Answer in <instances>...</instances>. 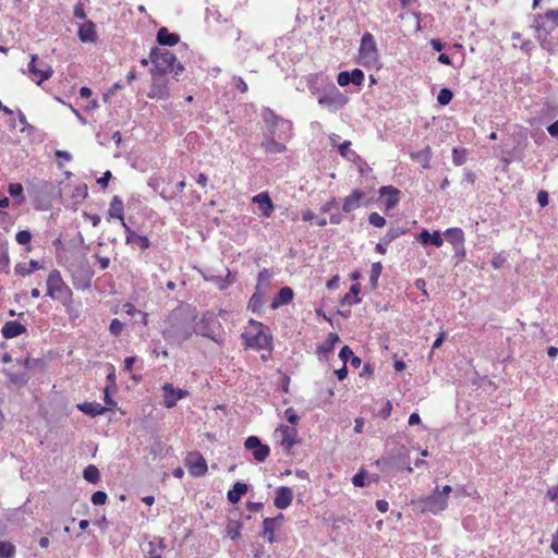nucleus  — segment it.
<instances>
[{
	"mask_svg": "<svg viewBox=\"0 0 558 558\" xmlns=\"http://www.w3.org/2000/svg\"><path fill=\"white\" fill-rule=\"evenodd\" d=\"M123 229L125 232V241L128 244H134L140 246L142 250H146L150 246V242L146 235L137 234L133 231L126 222H123Z\"/></svg>",
	"mask_w": 558,
	"mask_h": 558,
	"instance_id": "a211bd4d",
	"label": "nucleus"
},
{
	"mask_svg": "<svg viewBox=\"0 0 558 558\" xmlns=\"http://www.w3.org/2000/svg\"><path fill=\"white\" fill-rule=\"evenodd\" d=\"M275 136L276 135H271L269 138L262 143V147L265 149L266 153L279 154L283 153L287 149L284 144L275 140Z\"/></svg>",
	"mask_w": 558,
	"mask_h": 558,
	"instance_id": "7c9ffc66",
	"label": "nucleus"
},
{
	"mask_svg": "<svg viewBox=\"0 0 558 558\" xmlns=\"http://www.w3.org/2000/svg\"><path fill=\"white\" fill-rule=\"evenodd\" d=\"M15 547L9 542H0V558H13Z\"/></svg>",
	"mask_w": 558,
	"mask_h": 558,
	"instance_id": "79ce46f5",
	"label": "nucleus"
},
{
	"mask_svg": "<svg viewBox=\"0 0 558 558\" xmlns=\"http://www.w3.org/2000/svg\"><path fill=\"white\" fill-rule=\"evenodd\" d=\"M184 463L189 473L194 477L203 476L208 471L207 462L198 451L189 452Z\"/></svg>",
	"mask_w": 558,
	"mask_h": 558,
	"instance_id": "9b49d317",
	"label": "nucleus"
},
{
	"mask_svg": "<svg viewBox=\"0 0 558 558\" xmlns=\"http://www.w3.org/2000/svg\"><path fill=\"white\" fill-rule=\"evenodd\" d=\"M272 278V271L264 268L259 271L257 277V284L255 290L267 294Z\"/></svg>",
	"mask_w": 558,
	"mask_h": 558,
	"instance_id": "cd10ccee",
	"label": "nucleus"
},
{
	"mask_svg": "<svg viewBox=\"0 0 558 558\" xmlns=\"http://www.w3.org/2000/svg\"><path fill=\"white\" fill-rule=\"evenodd\" d=\"M123 310H124V312H125L129 316H132V317H134V316H136V315H140V313H141V311H140V310H137V308H136L133 304H131V303H125V304L123 305Z\"/></svg>",
	"mask_w": 558,
	"mask_h": 558,
	"instance_id": "052dcab7",
	"label": "nucleus"
},
{
	"mask_svg": "<svg viewBox=\"0 0 558 558\" xmlns=\"http://www.w3.org/2000/svg\"><path fill=\"white\" fill-rule=\"evenodd\" d=\"M9 194L13 197V198H16V202L17 204H22L23 201H24V197H23V186L21 183H11L9 185Z\"/></svg>",
	"mask_w": 558,
	"mask_h": 558,
	"instance_id": "ea45409f",
	"label": "nucleus"
},
{
	"mask_svg": "<svg viewBox=\"0 0 558 558\" xmlns=\"http://www.w3.org/2000/svg\"><path fill=\"white\" fill-rule=\"evenodd\" d=\"M367 476V472L364 470H361L359 473H356L353 478L352 483L356 487H364L366 486L365 478Z\"/></svg>",
	"mask_w": 558,
	"mask_h": 558,
	"instance_id": "3c124183",
	"label": "nucleus"
},
{
	"mask_svg": "<svg viewBox=\"0 0 558 558\" xmlns=\"http://www.w3.org/2000/svg\"><path fill=\"white\" fill-rule=\"evenodd\" d=\"M359 293H360V286L359 284H353L350 288V292L344 295L343 302L348 303L350 305L359 303L360 302V299L357 298Z\"/></svg>",
	"mask_w": 558,
	"mask_h": 558,
	"instance_id": "a19ab883",
	"label": "nucleus"
},
{
	"mask_svg": "<svg viewBox=\"0 0 558 558\" xmlns=\"http://www.w3.org/2000/svg\"><path fill=\"white\" fill-rule=\"evenodd\" d=\"M274 436L283 449L289 452L298 444V430L293 426L280 425L275 429Z\"/></svg>",
	"mask_w": 558,
	"mask_h": 558,
	"instance_id": "9d476101",
	"label": "nucleus"
},
{
	"mask_svg": "<svg viewBox=\"0 0 558 558\" xmlns=\"http://www.w3.org/2000/svg\"><path fill=\"white\" fill-rule=\"evenodd\" d=\"M412 160L418 162L424 169H428L429 161L432 158V149L429 146H426L424 149L414 151L410 154Z\"/></svg>",
	"mask_w": 558,
	"mask_h": 558,
	"instance_id": "c85d7f7f",
	"label": "nucleus"
},
{
	"mask_svg": "<svg viewBox=\"0 0 558 558\" xmlns=\"http://www.w3.org/2000/svg\"><path fill=\"white\" fill-rule=\"evenodd\" d=\"M368 221L371 225L377 228H383L386 225V219L378 213H372L368 217Z\"/></svg>",
	"mask_w": 558,
	"mask_h": 558,
	"instance_id": "de8ad7c7",
	"label": "nucleus"
},
{
	"mask_svg": "<svg viewBox=\"0 0 558 558\" xmlns=\"http://www.w3.org/2000/svg\"><path fill=\"white\" fill-rule=\"evenodd\" d=\"M247 492V485L241 482H236L232 489L228 492V500L231 504H236L241 497L246 494Z\"/></svg>",
	"mask_w": 558,
	"mask_h": 558,
	"instance_id": "2f4dec72",
	"label": "nucleus"
},
{
	"mask_svg": "<svg viewBox=\"0 0 558 558\" xmlns=\"http://www.w3.org/2000/svg\"><path fill=\"white\" fill-rule=\"evenodd\" d=\"M149 60L154 64L150 73L165 75L173 72L178 76L184 70L177 57L168 50L153 48L149 53Z\"/></svg>",
	"mask_w": 558,
	"mask_h": 558,
	"instance_id": "7ed1b4c3",
	"label": "nucleus"
},
{
	"mask_svg": "<svg viewBox=\"0 0 558 558\" xmlns=\"http://www.w3.org/2000/svg\"><path fill=\"white\" fill-rule=\"evenodd\" d=\"M7 375L10 377V380L14 384L25 383V375H19V374H12L10 372H7Z\"/></svg>",
	"mask_w": 558,
	"mask_h": 558,
	"instance_id": "69168bd1",
	"label": "nucleus"
},
{
	"mask_svg": "<svg viewBox=\"0 0 558 558\" xmlns=\"http://www.w3.org/2000/svg\"><path fill=\"white\" fill-rule=\"evenodd\" d=\"M265 295V293L255 290L254 294L250 300L248 307L253 312H258L263 306Z\"/></svg>",
	"mask_w": 558,
	"mask_h": 558,
	"instance_id": "4c0bfd02",
	"label": "nucleus"
},
{
	"mask_svg": "<svg viewBox=\"0 0 558 558\" xmlns=\"http://www.w3.org/2000/svg\"><path fill=\"white\" fill-rule=\"evenodd\" d=\"M78 410L90 416H97L106 412V408L98 402H84L77 405Z\"/></svg>",
	"mask_w": 558,
	"mask_h": 558,
	"instance_id": "c756f323",
	"label": "nucleus"
},
{
	"mask_svg": "<svg viewBox=\"0 0 558 558\" xmlns=\"http://www.w3.org/2000/svg\"><path fill=\"white\" fill-rule=\"evenodd\" d=\"M157 41L161 46L172 47L180 41V37L178 34L170 33L166 27H161L157 32Z\"/></svg>",
	"mask_w": 558,
	"mask_h": 558,
	"instance_id": "a878e982",
	"label": "nucleus"
},
{
	"mask_svg": "<svg viewBox=\"0 0 558 558\" xmlns=\"http://www.w3.org/2000/svg\"><path fill=\"white\" fill-rule=\"evenodd\" d=\"M241 338L245 347L254 350L268 349L271 344V336L268 332V328L254 319L248 320Z\"/></svg>",
	"mask_w": 558,
	"mask_h": 558,
	"instance_id": "20e7f679",
	"label": "nucleus"
},
{
	"mask_svg": "<svg viewBox=\"0 0 558 558\" xmlns=\"http://www.w3.org/2000/svg\"><path fill=\"white\" fill-rule=\"evenodd\" d=\"M40 268V265L37 260L32 259L28 265L20 264L15 267V272L25 277L29 276L33 271Z\"/></svg>",
	"mask_w": 558,
	"mask_h": 558,
	"instance_id": "c9c22d12",
	"label": "nucleus"
},
{
	"mask_svg": "<svg viewBox=\"0 0 558 558\" xmlns=\"http://www.w3.org/2000/svg\"><path fill=\"white\" fill-rule=\"evenodd\" d=\"M338 150H339V154L343 158H345V159H348L350 161L355 160V158L357 157L356 153L351 149V142L350 141H345L342 144H340L338 146Z\"/></svg>",
	"mask_w": 558,
	"mask_h": 558,
	"instance_id": "e433bc0d",
	"label": "nucleus"
},
{
	"mask_svg": "<svg viewBox=\"0 0 558 558\" xmlns=\"http://www.w3.org/2000/svg\"><path fill=\"white\" fill-rule=\"evenodd\" d=\"M276 136H278L280 140L290 138L292 132V123L280 118L279 122L276 124Z\"/></svg>",
	"mask_w": 558,
	"mask_h": 558,
	"instance_id": "473e14b6",
	"label": "nucleus"
},
{
	"mask_svg": "<svg viewBox=\"0 0 558 558\" xmlns=\"http://www.w3.org/2000/svg\"><path fill=\"white\" fill-rule=\"evenodd\" d=\"M339 341V336L335 332H330L326 341L317 348L318 353L327 354L332 352L335 344Z\"/></svg>",
	"mask_w": 558,
	"mask_h": 558,
	"instance_id": "f704fd0d",
	"label": "nucleus"
},
{
	"mask_svg": "<svg viewBox=\"0 0 558 558\" xmlns=\"http://www.w3.org/2000/svg\"><path fill=\"white\" fill-rule=\"evenodd\" d=\"M78 38L83 43H95L97 39L95 24L90 21L83 23L78 28Z\"/></svg>",
	"mask_w": 558,
	"mask_h": 558,
	"instance_id": "b1692460",
	"label": "nucleus"
},
{
	"mask_svg": "<svg viewBox=\"0 0 558 558\" xmlns=\"http://www.w3.org/2000/svg\"><path fill=\"white\" fill-rule=\"evenodd\" d=\"M293 296L294 292L290 287L281 288L272 300L271 308L276 310L282 305L289 304L293 300Z\"/></svg>",
	"mask_w": 558,
	"mask_h": 558,
	"instance_id": "5701e85b",
	"label": "nucleus"
},
{
	"mask_svg": "<svg viewBox=\"0 0 558 558\" xmlns=\"http://www.w3.org/2000/svg\"><path fill=\"white\" fill-rule=\"evenodd\" d=\"M348 102V97L344 96L335 85L326 90L318 97L319 106L327 108L329 111L335 112Z\"/></svg>",
	"mask_w": 558,
	"mask_h": 558,
	"instance_id": "1a4fd4ad",
	"label": "nucleus"
},
{
	"mask_svg": "<svg viewBox=\"0 0 558 558\" xmlns=\"http://www.w3.org/2000/svg\"><path fill=\"white\" fill-rule=\"evenodd\" d=\"M391 411H392V404L390 401H386L384 408L380 410V416L383 418H387L390 416L391 414Z\"/></svg>",
	"mask_w": 558,
	"mask_h": 558,
	"instance_id": "0e129e2a",
	"label": "nucleus"
},
{
	"mask_svg": "<svg viewBox=\"0 0 558 558\" xmlns=\"http://www.w3.org/2000/svg\"><path fill=\"white\" fill-rule=\"evenodd\" d=\"M166 324L162 336L170 343L181 344L195 332L192 320L179 313H172Z\"/></svg>",
	"mask_w": 558,
	"mask_h": 558,
	"instance_id": "f03ea898",
	"label": "nucleus"
},
{
	"mask_svg": "<svg viewBox=\"0 0 558 558\" xmlns=\"http://www.w3.org/2000/svg\"><path fill=\"white\" fill-rule=\"evenodd\" d=\"M284 417L292 425H296L299 423V421H300V417H299V415L296 414V412L294 411L293 408H288L284 411Z\"/></svg>",
	"mask_w": 558,
	"mask_h": 558,
	"instance_id": "5fc2aeb1",
	"label": "nucleus"
},
{
	"mask_svg": "<svg viewBox=\"0 0 558 558\" xmlns=\"http://www.w3.org/2000/svg\"><path fill=\"white\" fill-rule=\"evenodd\" d=\"M293 500V492L290 487L281 486L276 490L274 504L278 509H287Z\"/></svg>",
	"mask_w": 558,
	"mask_h": 558,
	"instance_id": "aec40b11",
	"label": "nucleus"
},
{
	"mask_svg": "<svg viewBox=\"0 0 558 558\" xmlns=\"http://www.w3.org/2000/svg\"><path fill=\"white\" fill-rule=\"evenodd\" d=\"M262 116H263L265 123L269 128L270 134L276 135L277 134L276 124L279 122L280 118L278 116H276L272 110H270L268 108L264 109Z\"/></svg>",
	"mask_w": 558,
	"mask_h": 558,
	"instance_id": "72a5a7b5",
	"label": "nucleus"
},
{
	"mask_svg": "<svg viewBox=\"0 0 558 558\" xmlns=\"http://www.w3.org/2000/svg\"><path fill=\"white\" fill-rule=\"evenodd\" d=\"M123 327H124L123 323L120 322L118 318H114L110 323L109 331L111 335L117 337L122 332Z\"/></svg>",
	"mask_w": 558,
	"mask_h": 558,
	"instance_id": "09e8293b",
	"label": "nucleus"
},
{
	"mask_svg": "<svg viewBox=\"0 0 558 558\" xmlns=\"http://www.w3.org/2000/svg\"><path fill=\"white\" fill-rule=\"evenodd\" d=\"M284 519L283 514H278L276 518H265L263 521V536L272 544L276 542L275 531L277 523L282 522Z\"/></svg>",
	"mask_w": 558,
	"mask_h": 558,
	"instance_id": "6ab92c4d",
	"label": "nucleus"
},
{
	"mask_svg": "<svg viewBox=\"0 0 558 558\" xmlns=\"http://www.w3.org/2000/svg\"><path fill=\"white\" fill-rule=\"evenodd\" d=\"M533 27L541 46L554 52L558 47V10H548L544 15H537Z\"/></svg>",
	"mask_w": 558,
	"mask_h": 558,
	"instance_id": "f257e3e1",
	"label": "nucleus"
},
{
	"mask_svg": "<svg viewBox=\"0 0 558 558\" xmlns=\"http://www.w3.org/2000/svg\"><path fill=\"white\" fill-rule=\"evenodd\" d=\"M466 161V150L453 148L452 150V162L456 166H461Z\"/></svg>",
	"mask_w": 558,
	"mask_h": 558,
	"instance_id": "a18cd8bd",
	"label": "nucleus"
},
{
	"mask_svg": "<svg viewBox=\"0 0 558 558\" xmlns=\"http://www.w3.org/2000/svg\"><path fill=\"white\" fill-rule=\"evenodd\" d=\"M452 97H453V94L450 89L441 88L438 93L437 101L439 105L446 106L451 101Z\"/></svg>",
	"mask_w": 558,
	"mask_h": 558,
	"instance_id": "c03bdc74",
	"label": "nucleus"
},
{
	"mask_svg": "<svg viewBox=\"0 0 558 558\" xmlns=\"http://www.w3.org/2000/svg\"><path fill=\"white\" fill-rule=\"evenodd\" d=\"M379 196L386 210H390L397 206L400 201V191L391 185L381 186Z\"/></svg>",
	"mask_w": 558,
	"mask_h": 558,
	"instance_id": "2eb2a0df",
	"label": "nucleus"
},
{
	"mask_svg": "<svg viewBox=\"0 0 558 558\" xmlns=\"http://www.w3.org/2000/svg\"><path fill=\"white\" fill-rule=\"evenodd\" d=\"M350 78H351V83H353L354 85H362L363 82H364V73L362 70L360 69H354L351 73H350Z\"/></svg>",
	"mask_w": 558,
	"mask_h": 558,
	"instance_id": "8fccbe9b",
	"label": "nucleus"
},
{
	"mask_svg": "<svg viewBox=\"0 0 558 558\" xmlns=\"http://www.w3.org/2000/svg\"><path fill=\"white\" fill-rule=\"evenodd\" d=\"M445 236L449 243L452 244L454 252L462 250V254L465 253L464 250V232L460 228H449L445 231Z\"/></svg>",
	"mask_w": 558,
	"mask_h": 558,
	"instance_id": "f3484780",
	"label": "nucleus"
},
{
	"mask_svg": "<svg viewBox=\"0 0 558 558\" xmlns=\"http://www.w3.org/2000/svg\"><path fill=\"white\" fill-rule=\"evenodd\" d=\"M10 258L8 248L3 245L0 246V272L7 271L9 268Z\"/></svg>",
	"mask_w": 558,
	"mask_h": 558,
	"instance_id": "49530a36",
	"label": "nucleus"
},
{
	"mask_svg": "<svg viewBox=\"0 0 558 558\" xmlns=\"http://www.w3.org/2000/svg\"><path fill=\"white\" fill-rule=\"evenodd\" d=\"M151 88L148 94L150 98L167 99L170 95L168 81L162 74L151 73Z\"/></svg>",
	"mask_w": 558,
	"mask_h": 558,
	"instance_id": "4468645a",
	"label": "nucleus"
},
{
	"mask_svg": "<svg viewBox=\"0 0 558 558\" xmlns=\"http://www.w3.org/2000/svg\"><path fill=\"white\" fill-rule=\"evenodd\" d=\"M163 405L168 409L173 408L179 400L189 396V391L180 388H174L172 384H165L161 387Z\"/></svg>",
	"mask_w": 558,
	"mask_h": 558,
	"instance_id": "ddd939ff",
	"label": "nucleus"
},
{
	"mask_svg": "<svg viewBox=\"0 0 558 558\" xmlns=\"http://www.w3.org/2000/svg\"><path fill=\"white\" fill-rule=\"evenodd\" d=\"M83 476L87 482L95 484L99 481L100 477L99 470L97 466L90 464L84 469Z\"/></svg>",
	"mask_w": 558,
	"mask_h": 558,
	"instance_id": "58836bf2",
	"label": "nucleus"
},
{
	"mask_svg": "<svg viewBox=\"0 0 558 558\" xmlns=\"http://www.w3.org/2000/svg\"><path fill=\"white\" fill-rule=\"evenodd\" d=\"M452 492V487L450 485H445L442 488L436 486L433 494L425 498H420L417 500L412 501L417 505V507L423 512H430L433 514H438L448 507V497Z\"/></svg>",
	"mask_w": 558,
	"mask_h": 558,
	"instance_id": "39448f33",
	"label": "nucleus"
},
{
	"mask_svg": "<svg viewBox=\"0 0 558 558\" xmlns=\"http://www.w3.org/2000/svg\"><path fill=\"white\" fill-rule=\"evenodd\" d=\"M15 239L19 244L25 245L31 242L32 234L27 230H22L16 233Z\"/></svg>",
	"mask_w": 558,
	"mask_h": 558,
	"instance_id": "603ef678",
	"label": "nucleus"
},
{
	"mask_svg": "<svg viewBox=\"0 0 558 558\" xmlns=\"http://www.w3.org/2000/svg\"><path fill=\"white\" fill-rule=\"evenodd\" d=\"M337 82L340 86H347L351 83L350 72L342 71L338 74Z\"/></svg>",
	"mask_w": 558,
	"mask_h": 558,
	"instance_id": "13d9d810",
	"label": "nucleus"
},
{
	"mask_svg": "<svg viewBox=\"0 0 558 558\" xmlns=\"http://www.w3.org/2000/svg\"><path fill=\"white\" fill-rule=\"evenodd\" d=\"M252 202L258 205L260 216L268 218L272 215L275 205L267 192H262L253 196Z\"/></svg>",
	"mask_w": 558,
	"mask_h": 558,
	"instance_id": "dca6fc26",
	"label": "nucleus"
},
{
	"mask_svg": "<svg viewBox=\"0 0 558 558\" xmlns=\"http://www.w3.org/2000/svg\"><path fill=\"white\" fill-rule=\"evenodd\" d=\"M550 548L555 554L558 555V525H557V530H556L555 534L553 535Z\"/></svg>",
	"mask_w": 558,
	"mask_h": 558,
	"instance_id": "774afa93",
	"label": "nucleus"
},
{
	"mask_svg": "<svg viewBox=\"0 0 558 558\" xmlns=\"http://www.w3.org/2000/svg\"><path fill=\"white\" fill-rule=\"evenodd\" d=\"M107 501V494L101 490H97L92 495V502L95 506H101L105 505Z\"/></svg>",
	"mask_w": 558,
	"mask_h": 558,
	"instance_id": "864d4df0",
	"label": "nucleus"
},
{
	"mask_svg": "<svg viewBox=\"0 0 558 558\" xmlns=\"http://www.w3.org/2000/svg\"><path fill=\"white\" fill-rule=\"evenodd\" d=\"M383 271V265L380 262L373 263L371 268L369 281L373 286L377 284L378 278Z\"/></svg>",
	"mask_w": 558,
	"mask_h": 558,
	"instance_id": "37998d69",
	"label": "nucleus"
},
{
	"mask_svg": "<svg viewBox=\"0 0 558 558\" xmlns=\"http://www.w3.org/2000/svg\"><path fill=\"white\" fill-rule=\"evenodd\" d=\"M351 355H353V351L348 347L344 345L339 353V357L343 361L344 364L351 359Z\"/></svg>",
	"mask_w": 558,
	"mask_h": 558,
	"instance_id": "bf43d9fd",
	"label": "nucleus"
},
{
	"mask_svg": "<svg viewBox=\"0 0 558 558\" xmlns=\"http://www.w3.org/2000/svg\"><path fill=\"white\" fill-rule=\"evenodd\" d=\"M379 62V52L374 36L365 33L361 38L359 48V63L366 68L376 66Z\"/></svg>",
	"mask_w": 558,
	"mask_h": 558,
	"instance_id": "0eeeda50",
	"label": "nucleus"
},
{
	"mask_svg": "<svg viewBox=\"0 0 558 558\" xmlns=\"http://www.w3.org/2000/svg\"><path fill=\"white\" fill-rule=\"evenodd\" d=\"M46 295L68 306L72 303L73 292L64 282L59 270H52L48 275Z\"/></svg>",
	"mask_w": 558,
	"mask_h": 558,
	"instance_id": "423d86ee",
	"label": "nucleus"
},
{
	"mask_svg": "<svg viewBox=\"0 0 558 558\" xmlns=\"http://www.w3.org/2000/svg\"><path fill=\"white\" fill-rule=\"evenodd\" d=\"M1 332L5 339H12L26 332V327L16 320H10L2 326Z\"/></svg>",
	"mask_w": 558,
	"mask_h": 558,
	"instance_id": "4be33fe9",
	"label": "nucleus"
},
{
	"mask_svg": "<svg viewBox=\"0 0 558 558\" xmlns=\"http://www.w3.org/2000/svg\"><path fill=\"white\" fill-rule=\"evenodd\" d=\"M546 497L551 501L558 500V485L549 487L546 492Z\"/></svg>",
	"mask_w": 558,
	"mask_h": 558,
	"instance_id": "680f3d73",
	"label": "nucleus"
},
{
	"mask_svg": "<svg viewBox=\"0 0 558 558\" xmlns=\"http://www.w3.org/2000/svg\"><path fill=\"white\" fill-rule=\"evenodd\" d=\"M402 233L403 231H401L400 229H389L384 240L386 244H389L391 241L400 236Z\"/></svg>",
	"mask_w": 558,
	"mask_h": 558,
	"instance_id": "4d7b16f0",
	"label": "nucleus"
},
{
	"mask_svg": "<svg viewBox=\"0 0 558 558\" xmlns=\"http://www.w3.org/2000/svg\"><path fill=\"white\" fill-rule=\"evenodd\" d=\"M108 214L111 218H117L121 221L123 226L124 220V204L123 201L119 196H114L110 203V207Z\"/></svg>",
	"mask_w": 558,
	"mask_h": 558,
	"instance_id": "bb28decb",
	"label": "nucleus"
},
{
	"mask_svg": "<svg viewBox=\"0 0 558 558\" xmlns=\"http://www.w3.org/2000/svg\"><path fill=\"white\" fill-rule=\"evenodd\" d=\"M27 72L37 85L49 80L53 74L52 66L45 61L39 60L36 54L31 56Z\"/></svg>",
	"mask_w": 558,
	"mask_h": 558,
	"instance_id": "6e6552de",
	"label": "nucleus"
},
{
	"mask_svg": "<svg viewBox=\"0 0 558 558\" xmlns=\"http://www.w3.org/2000/svg\"><path fill=\"white\" fill-rule=\"evenodd\" d=\"M417 239L423 245L432 244L436 247H440L444 243L440 231H435L430 234L428 230L424 229L418 234Z\"/></svg>",
	"mask_w": 558,
	"mask_h": 558,
	"instance_id": "393cba45",
	"label": "nucleus"
},
{
	"mask_svg": "<svg viewBox=\"0 0 558 558\" xmlns=\"http://www.w3.org/2000/svg\"><path fill=\"white\" fill-rule=\"evenodd\" d=\"M537 203L542 206V207H545L548 205V193L546 191H539L537 193Z\"/></svg>",
	"mask_w": 558,
	"mask_h": 558,
	"instance_id": "e2e57ef3",
	"label": "nucleus"
},
{
	"mask_svg": "<svg viewBox=\"0 0 558 558\" xmlns=\"http://www.w3.org/2000/svg\"><path fill=\"white\" fill-rule=\"evenodd\" d=\"M365 197V193L360 190H354L349 196L343 199L342 210L351 213L361 206V201Z\"/></svg>",
	"mask_w": 558,
	"mask_h": 558,
	"instance_id": "412c9836",
	"label": "nucleus"
},
{
	"mask_svg": "<svg viewBox=\"0 0 558 558\" xmlns=\"http://www.w3.org/2000/svg\"><path fill=\"white\" fill-rule=\"evenodd\" d=\"M244 448L252 452L257 462H264L270 454V448L262 444L257 436H250L244 441Z\"/></svg>",
	"mask_w": 558,
	"mask_h": 558,
	"instance_id": "f8f14e48",
	"label": "nucleus"
},
{
	"mask_svg": "<svg viewBox=\"0 0 558 558\" xmlns=\"http://www.w3.org/2000/svg\"><path fill=\"white\" fill-rule=\"evenodd\" d=\"M56 157L59 158V159H62L64 161H71L72 160V155L66 151V150H56L54 153Z\"/></svg>",
	"mask_w": 558,
	"mask_h": 558,
	"instance_id": "338daca9",
	"label": "nucleus"
},
{
	"mask_svg": "<svg viewBox=\"0 0 558 558\" xmlns=\"http://www.w3.org/2000/svg\"><path fill=\"white\" fill-rule=\"evenodd\" d=\"M507 257L504 253L495 255L492 259V265L495 269H499L506 263Z\"/></svg>",
	"mask_w": 558,
	"mask_h": 558,
	"instance_id": "6e6d98bb",
	"label": "nucleus"
}]
</instances>
